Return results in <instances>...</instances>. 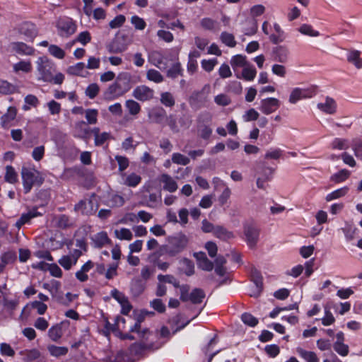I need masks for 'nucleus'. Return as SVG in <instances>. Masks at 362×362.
<instances>
[{"mask_svg":"<svg viewBox=\"0 0 362 362\" xmlns=\"http://www.w3.org/2000/svg\"><path fill=\"white\" fill-rule=\"evenodd\" d=\"M257 75V70L254 65L247 64L243 68L241 76L236 75L237 78H243L247 81H252Z\"/></svg>","mask_w":362,"mask_h":362,"instance_id":"obj_25","label":"nucleus"},{"mask_svg":"<svg viewBox=\"0 0 362 362\" xmlns=\"http://www.w3.org/2000/svg\"><path fill=\"white\" fill-rule=\"evenodd\" d=\"M296 351L305 362H319V358L314 351H307L300 347H298Z\"/></svg>","mask_w":362,"mask_h":362,"instance_id":"obj_31","label":"nucleus"},{"mask_svg":"<svg viewBox=\"0 0 362 362\" xmlns=\"http://www.w3.org/2000/svg\"><path fill=\"white\" fill-rule=\"evenodd\" d=\"M25 105L23 106V110L25 111L29 110L30 109V106L37 107L39 103L37 98L34 95H28L25 97L24 99Z\"/></svg>","mask_w":362,"mask_h":362,"instance_id":"obj_53","label":"nucleus"},{"mask_svg":"<svg viewBox=\"0 0 362 362\" xmlns=\"http://www.w3.org/2000/svg\"><path fill=\"white\" fill-rule=\"evenodd\" d=\"M143 320L142 317H139L136 319L134 325L130 327V332H136L138 334L139 337L144 339L146 338L149 333V329L148 328L142 329L141 328V323Z\"/></svg>","mask_w":362,"mask_h":362,"instance_id":"obj_32","label":"nucleus"},{"mask_svg":"<svg viewBox=\"0 0 362 362\" xmlns=\"http://www.w3.org/2000/svg\"><path fill=\"white\" fill-rule=\"evenodd\" d=\"M21 177L25 194L29 193L35 185L40 186L44 182L40 173L35 168L23 167Z\"/></svg>","mask_w":362,"mask_h":362,"instance_id":"obj_3","label":"nucleus"},{"mask_svg":"<svg viewBox=\"0 0 362 362\" xmlns=\"http://www.w3.org/2000/svg\"><path fill=\"white\" fill-rule=\"evenodd\" d=\"M146 78L148 80L156 83H160L164 80L163 75L158 71L153 69L147 71Z\"/></svg>","mask_w":362,"mask_h":362,"instance_id":"obj_47","label":"nucleus"},{"mask_svg":"<svg viewBox=\"0 0 362 362\" xmlns=\"http://www.w3.org/2000/svg\"><path fill=\"white\" fill-rule=\"evenodd\" d=\"M298 31L303 35L310 37H317L320 35V33L317 30H315L311 25L308 24H303L298 28Z\"/></svg>","mask_w":362,"mask_h":362,"instance_id":"obj_58","label":"nucleus"},{"mask_svg":"<svg viewBox=\"0 0 362 362\" xmlns=\"http://www.w3.org/2000/svg\"><path fill=\"white\" fill-rule=\"evenodd\" d=\"M241 320L243 322L244 324L250 326V327H255L258 323V320L255 317L252 315L248 313H244L241 315Z\"/></svg>","mask_w":362,"mask_h":362,"instance_id":"obj_62","label":"nucleus"},{"mask_svg":"<svg viewBox=\"0 0 362 362\" xmlns=\"http://www.w3.org/2000/svg\"><path fill=\"white\" fill-rule=\"evenodd\" d=\"M160 181L163 184V189L169 192H174L177 189V184L175 180L168 174H163Z\"/></svg>","mask_w":362,"mask_h":362,"instance_id":"obj_24","label":"nucleus"},{"mask_svg":"<svg viewBox=\"0 0 362 362\" xmlns=\"http://www.w3.org/2000/svg\"><path fill=\"white\" fill-rule=\"evenodd\" d=\"M252 281L253 285L252 286V291L250 296L257 297L260 295L263 289V280L261 274L258 272H254L252 275Z\"/></svg>","mask_w":362,"mask_h":362,"instance_id":"obj_23","label":"nucleus"},{"mask_svg":"<svg viewBox=\"0 0 362 362\" xmlns=\"http://www.w3.org/2000/svg\"><path fill=\"white\" fill-rule=\"evenodd\" d=\"M16 90V86L6 81L0 80V93L11 94Z\"/></svg>","mask_w":362,"mask_h":362,"instance_id":"obj_61","label":"nucleus"},{"mask_svg":"<svg viewBox=\"0 0 362 362\" xmlns=\"http://www.w3.org/2000/svg\"><path fill=\"white\" fill-rule=\"evenodd\" d=\"M165 120L167 125L173 133H178L180 132L177 119L175 115L170 114L166 116Z\"/></svg>","mask_w":362,"mask_h":362,"instance_id":"obj_46","label":"nucleus"},{"mask_svg":"<svg viewBox=\"0 0 362 362\" xmlns=\"http://www.w3.org/2000/svg\"><path fill=\"white\" fill-rule=\"evenodd\" d=\"M86 65L83 62H78L74 65L70 66L67 69V73L72 76H81Z\"/></svg>","mask_w":362,"mask_h":362,"instance_id":"obj_52","label":"nucleus"},{"mask_svg":"<svg viewBox=\"0 0 362 362\" xmlns=\"http://www.w3.org/2000/svg\"><path fill=\"white\" fill-rule=\"evenodd\" d=\"M115 159L118 163L119 171L121 172L122 174L124 173L123 172L129 167V159L126 156L119 155L115 156Z\"/></svg>","mask_w":362,"mask_h":362,"instance_id":"obj_60","label":"nucleus"},{"mask_svg":"<svg viewBox=\"0 0 362 362\" xmlns=\"http://www.w3.org/2000/svg\"><path fill=\"white\" fill-rule=\"evenodd\" d=\"M57 28L59 36L67 37L75 33L76 25L71 18L64 17L58 20Z\"/></svg>","mask_w":362,"mask_h":362,"instance_id":"obj_10","label":"nucleus"},{"mask_svg":"<svg viewBox=\"0 0 362 362\" xmlns=\"http://www.w3.org/2000/svg\"><path fill=\"white\" fill-rule=\"evenodd\" d=\"M243 233L245 241L250 248L256 246L260 234V229L257 223L252 221H247L243 223Z\"/></svg>","mask_w":362,"mask_h":362,"instance_id":"obj_5","label":"nucleus"},{"mask_svg":"<svg viewBox=\"0 0 362 362\" xmlns=\"http://www.w3.org/2000/svg\"><path fill=\"white\" fill-rule=\"evenodd\" d=\"M122 176L125 177L123 184L130 187H136L141 181V177L135 173H132L127 176L125 173H122Z\"/></svg>","mask_w":362,"mask_h":362,"instance_id":"obj_29","label":"nucleus"},{"mask_svg":"<svg viewBox=\"0 0 362 362\" xmlns=\"http://www.w3.org/2000/svg\"><path fill=\"white\" fill-rule=\"evenodd\" d=\"M206 88H209V85L204 86L202 90L194 91L189 98V103L192 107L200 108L206 102V97L203 91Z\"/></svg>","mask_w":362,"mask_h":362,"instance_id":"obj_19","label":"nucleus"},{"mask_svg":"<svg viewBox=\"0 0 362 362\" xmlns=\"http://www.w3.org/2000/svg\"><path fill=\"white\" fill-rule=\"evenodd\" d=\"M153 90L145 85L136 87L132 92L133 97L142 102L151 100L153 98Z\"/></svg>","mask_w":362,"mask_h":362,"instance_id":"obj_15","label":"nucleus"},{"mask_svg":"<svg viewBox=\"0 0 362 362\" xmlns=\"http://www.w3.org/2000/svg\"><path fill=\"white\" fill-rule=\"evenodd\" d=\"M58 262L65 270H69L73 265L76 264V259H73L70 255H64Z\"/></svg>","mask_w":362,"mask_h":362,"instance_id":"obj_55","label":"nucleus"},{"mask_svg":"<svg viewBox=\"0 0 362 362\" xmlns=\"http://www.w3.org/2000/svg\"><path fill=\"white\" fill-rule=\"evenodd\" d=\"M11 47L15 53L22 56L32 55L35 52V49L33 47L23 42H13L11 43Z\"/></svg>","mask_w":362,"mask_h":362,"instance_id":"obj_20","label":"nucleus"},{"mask_svg":"<svg viewBox=\"0 0 362 362\" xmlns=\"http://www.w3.org/2000/svg\"><path fill=\"white\" fill-rule=\"evenodd\" d=\"M148 59L152 65L160 70L165 69L168 66V62L165 61L163 51H151L148 53Z\"/></svg>","mask_w":362,"mask_h":362,"instance_id":"obj_16","label":"nucleus"},{"mask_svg":"<svg viewBox=\"0 0 362 362\" xmlns=\"http://www.w3.org/2000/svg\"><path fill=\"white\" fill-rule=\"evenodd\" d=\"M187 244V238L185 235H181L173 238L168 245L165 249V253L170 256L175 257L181 252Z\"/></svg>","mask_w":362,"mask_h":362,"instance_id":"obj_8","label":"nucleus"},{"mask_svg":"<svg viewBox=\"0 0 362 362\" xmlns=\"http://www.w3.org/2000/svg\"><path fill=\"white\" fill-rule=\"evenodd\" d=\"M99 92V86L95 83H93L87 86L85 94L89 99H94L98 95Z\"/></svg>","mask_w":362,"mask_h":362,"instance_id":"obj_54","label":"nucleus"},{"mask_svg":"<svg viewBox=\"0 0 362 362\" xmlns=\"http://www.w3.org/2000/svg\"><path fill=\"white\" fill-rule=\"evenodd\" d=\"M130 89L129 78L127 74H119L115 81L104 92L106 100H115L127 93Z\"/></svg>","mask_w":362,"mask_h":362,"instance_id":"obj_2","label":"nucleus"},{"mask_svg":"<svg viewBox=\"0 0 362 362\" xmlns=\"http://www.w3.org/2000/svg\"><path fill=\"white\" fill-rule=\"evenodd\" d=\"M16 258V253L14 251H7L0 256L1 261L6 265L13 263Z\"/></svg>","mask_w":362,"mask_h":362,"instance_id":"obj_57","label":"nucleus"},{"mask_svg":"<svg viewBox=\"0 0 362 362\" xmlns=\"http://www.w3.org/2000/svg\"><path fill=\"white\" fill-rule=\"evenodd\" d=\"M128 45L124 42V36L115 37L107 45L106 49L109 53L118 54L126 51Z\"/></svg>","mask_w":362,"mask_h":362,"instance_id":"obj_13","label":"nucleus"},{"mask_svg":"<svg viewBox=\"0 0 362 362\" xmlns=\"http://www.w3.org/2000/svg\"><path fill=\"white\" fill-rule=\"evenodd\" d=\"M131 23L136 30H143L146 26L145 21L136 15L132 16Z\"/></svg>","mask_w":362,"mask_h":362,"instance_id":"obj_64","label":"nucleus"},{"mask_svg":"<svg viewBox=\"0 0 362 362\" xmlns=\"http://www.w3.org/2000/svg\"><path fill=\"white\" fill-rule=\"evenodd\" d=\"M16 29L18 34L23 35L25 40L27 42H33L38 34V30L36 25L30 21H25L20 23Z\"/></svg>","mask_w":362,"mask_h":362,"instance_id":"obj_9","label":"nucleus"},{"mask_svg":"<svg viewBox=\"0 0 362 362\" xmlns=\"http://www.w3.org/2000/svg\"><path fill=\"white\" fill-rule=\"evenodd\" d=\"M317 107L320 111L326 114L333 115L337 112V105L332 98L327 96L325 102L319 103Z\"/></svg>","mask_w":362,"mask_h":362,"instance_id":"obj_21","label":"nucleus"},{"mask_svg":"<svg viewBox=\"0 0 362 362\" xmlns=\"http://www.w3.org/2000/svg\"><path fill=\"white\" fill-rule=\"evenodd\" d=\"M349 188L347 186H344L343 187L339 188L333 192L327 194L325 197V200L327 202H331L334 199H339L341 197H344L349 192Z\"/></svg>","mask_w":362,"mask_h":362,"instance_id":"obj_36","label":"nucleus"},{"mask_svg":"<svg viewBox=\"0 0 362 362\" xmlns=\"http://www.w3.org/2000/svg\"><path fill=\"white\" fill-rule=\"evenodd\" d=\"M205 298V293L201 288H194L189 293V299L192 303L198 304L201 303Z\"/></svg>","mask_w":362,"mask_h":362,"instance_id":"obj_38","label":"nucleus"},{"mask_svg":"<svg viewBox=\"0 0 362 362\" xmlns=\"http://www.w3.org/2000/svg\"><path fill=\"white\" fill-rule=\"evenodd\" d=\"M171 160L173 163L182 165H187L190 163V159L180 153H173Z\"/></svg>","mask_w":362,"mask_h":362,"instance_id":"obj_50","label":"nucleus"},{"mask_svg":"<svg viewBox=\"0 0 362 362\" xmlns=\"http://www.w3.org/2000/svg\"><path fill=\"white\" fill-rule=\"evenodd\" d=\"M145 289V284L141 280L136 279L132 281L131 291L134 296H139Z\"/></svg>","mask_w":362,"mask_h":362,"instance_id":"obj_56","label":"nucleus"},{"mask_svg":"<svg viewBox=\"0 0 362 362\" xmlns=\"http://www.w3.org/2000/svg\"><path fill=\"white\" fill-rule=\"evenodd\" d=\"M317 93V86H312L307 88L296 87L291 90L289 95L288 102L291 104H296L301 100L311 98L314 97Z\"/></svg>","mask_w":362,"mask_h":362,"instance_id":"obj_6","label":"nucleus"},{"mask_svg":"<svg viewBox=\"0 0 362 362\" xmlns=\"http://www.w3.org/2000/svg\"><path fill=\"white\" fill-rule=\"evenodd\" d=\"M48 52L52 56L59 59H62L65 57L64 50L56 45H50L48 47Z\"/></svg>","mask_w":362,"mask_h":362,"instance_id":"obj_51","label":"nucleus"},{"mask_svg":"<svg viewBox=\"0 0 362 362\" xmlns=\"http://www.w3.org/2000/svg\"><path fill=\"white\" fill-rule=\"evenodd\" d=\"M4 180L11 184H14L18 181V174L13 166L7 165L6 167Z\"/></svg>","mask_w":362,"mask_h":362,"instance_id":"obj_40","label":"nucleus"},{"mask_svg":"<svg viewBox=\"0 0 362 362\" xmlns=\"http://www.w3.org/2000/svg\"><path fill=\"white\" fill-rule=\"evenodd\" d=\"M160 103L167 107H172L175 105V100L170 92H163L160 94Z\"/></svg>","mask_w":362,"mask_h":362,"instance_id":"obj_43","label":"nucleus"},{"mask_svg":"<svg viewBox=\"0 0 362 362\" xmlns=\"http://www.w3.org/2000/svg\"><path fill=\"white\" fill-rule=\"evenodd\" d=\"M290 52L284 45H278L272 50V56L274 61L285 64L288 62Z\"/></svg>","mask_w":362,"mask_h":362,"instance_id":"obj_17","label":"nucleus"},{"mask_svg":"<svg viewBox=\"0 0 362 362\" xmlns=\"http://www.w3.org/2000/svg\"><path fill=\"white\" fill-rule=\"evenodd\" d=\"M125 203L124 198L118 194H110L106 201V204L112 208H117L122 206Z\"/></svg>","mask_w":362,"mask_h":362,"instance_id":"obj_30","label":"nucleus"},{"mask_svg":"<svg viewBox=\"0 0 362 362\" xmlns=\"http://www.w3.org/2000/svg\"><path fill=\"white\" fill-rule=\"evenodd\" d=\"M16 117V110L15 107H10L7 112L2 115L1 122L3 127L6 128L10 125V123L14 120Z\"/></svg>","mask_w":362,"mask_h":362,"instance_id":"obj_33","label":"nucleus"},{"mask_svg":"<svg viewBox=\"0 0 362 362\" xmlns=\"http://www.w3.org/2000/svg\"><path fill=\"white\" fill-rule=\"evenodd\" d=\"M163 344L154 346L153 344H146L144 343H134L129 349V354L132 356L139 357L143 356L148 349H158L162 346Z\"/></svg>","mask_w":362,"mask_h":362,"instance_id":"obj_14","label":"nucleus"},{"mask_svg":"<svg viewBox=\"0 0 362 362\" xmlns=\"http://www.w3.org/2000/svg\"><path fill=\"white\" fill-rule=\"evenodd\" d=\"M351 175V172L346 169H341L332 174L330 180L334 183H341L346 181Z\"/></svg>","mask_w":362,"mask_h":362,"instance_id":"obj_35","label":"nucleus"},{"mask_svg":"<svg viewBox=\"0 0 362 362\" xmlns=\"http://www.w3.org/2000/svg\"><path fill=\"white\" fill-rule=\"evenodd\" d=\"M281 105V102L275 98H267L260 101L259 110L264 115L274 112Z\"/></svg>","mask_w":362,"mask_h":362,"instance_id":"obj_12","label":"nucleus"},{"mask_svg":"<svg viewBox=\"0 0 362 362\" xmlns=\"http://www.w3.org/2000/svg\"><path fill=\"white\" fill-rule=\"evenodd\" d=\"M218 64L216 58L210 59H203L201 62L202 67L207 72H211L214 69L215 66Z\"/></svg>","mask_w":362,"mask_h":362,"instance_id":"obj_63","label":"nucleus"},{"mask_svg":"<svg viewBox=\"0 0 362 362\" xmlns=\"http://www.w3.org/2000/svg\"><path fill=\"white\" fill-rule=\"evenodd\" d=\"M85 117L88 124H95L98 122V111L96 109H86Z\"/></svg>","mask_w":362,"mask_h":362,"instance_id":"obj_49","label":"nucleus"},{"mask_svg":"<svg viewBox=\"0 0 362 362\" xmlns=\"http://www.w3.org/2000/svg\"><path fill=\"white\" fill-rule=\"evenodd\" d=\"M242 89V84L238 81H230L225 87L226 91L237 95L241 93Z\"/></svg>","mask_w":362,"mask_h":362,"instance_id":"obj_42","label":"nucleus"},{"mask_svg":"<svg viewBox=\"0 0 362 362\" xmlns=\"http://www.w3.org/2000/svg\"><path fill=\"white\" fill-rule=\"evenodd\" d=\"M331 147L337 150H346L349 147V141L345 139L335 138L331 143Z\"/></svg>","mask_w":362,"mask_h":362,"instance_id":"obj_45","label":"nucleus"},{"mask_svg":"<svg viewBox=\"0 0 362 362\" xmlns=\"http://www.w3.org/2000/svg\"><path fill=\"white\" fill-rule=\"evenodd\" d=\"M125 107L131 115H136L141 111L139 103L132 99L126 100Z\"/></svg>","mask_w":362,"mask_h":362,"instance_id":"obj_41","label":"nucleus"},{"mask_svg":"<svg viewBox=\"0 0 362 362\" xmlns=\"http://www.w3.org/2000/svg\"><path fill=\"white\" fill-rule=\"evenodd\" d=\"M95 194L93 193L89 198L80 200L74 205V211L83 215L90 216L98 210V205L95 202Z\"/></svg>","mask_w":362,"mask_h":362,"instance_id":"obj_7","label":"nucleus"},{"mask_svg":"<svg viewBox=\"0 0 362 362\" xmlns=\"http://www.w3.org/2000/svg\"><path fill=\"white\" fill-rule=\"evenodd\" d=\"M13 69V71L16 73H18L20 71L28 73L32 69V65L29 60H22L18 63L14 64Z\"/></svg>","mask_w":362,"mask_h":362,"instance_id":"obj_39","label":"nucleus"},{"mask_svg":"<svg viewBox=\"0 0 362 362\" xmlns=\"http://www.w3.org/2000/svg\"><path fill=\"white\" fill-rule=\"evenodd\" d=\"M347 62L353 64L357 69L362 68V58L361 57V52L357 49H346Z\"/></svg>","mask_w":362,"mask_h":362,"instance_id":"obj_22","label":"nucleus"},{"mask_svg":"<svg viewBox=\"0 0 362 362\" xmlns=\"http://www.w3.org/2000/svg\"><path fill=\"white\" fill-rule=\"evenodd\" d=\"M37 70L39 74V80L56 85H60L64 80V75L61 73L54 74L56 71L54 63L47 57H40L37 62Z\"/></svg>","mask_w":362,"mask_h":362,"instance_id":"obj_1","label":"nucleus"},{"mask_svg":"<svg viewBox=\"0 0 362 362\" xmlns=\"http://www.w3.org/2000/svg\"><path fill=\"white\" fill-rule=\"evenodd\" d=\"M115 237L119 240H131L133 238L132 231L129 228H122L115 230Z\"/></svg>","mask_w":362,"mask_h":362,"instance_id":"obj_48","label":"nucleus"},{"mask_svg":"<svg viewBox=\"0 0 362 362\" xmlns=\"http://www.w3.org/2000/svg\"><path fill=\"white\" fill-rule=\"evenodd\" d=\"M214 235L216 238L224 241H227L235 237L232 231L227 230L222 226H216Z\"/></svg>","mask_w":362,"mask_h":362,"instance_id":"obj_28","label":"nucleus"},{"mask_svg":"<svg viewBox=\"0 0 362 362\" xmlns=\"http://www.w3.org/2000/svg\"><path fill=\"white\" fill-rule=\"evenodd\" d=\"M332 346L334 350L341 356H346L349 354V346L345 344L344 342L334 343Z\"/></svg>","mask_w":362,"mask_h":362,"instance_id":"obj_59","label":"nucleus"},{"mask_svg":"<svg viewBox=\"0 0 362 362\" xmlns=\"http://www.w3.org/2000/svg\"><path fill=\"white\" fill-rule=\"evenodd\" d=\"M184 69L181 64L177 61L171 65V66L166 71V76L171 79H175L178 76H182Z\"/></svg>","mask_w":362,"mask_h":362,"instance_id":"obj_27","label":"nucleus"},{"mask_svg":"<svg viewBox=\"0 0 362 362\" xmlns=\"http://www.w3.org/2000/svg\"><path fill=\"white\" fill-rule=\"evenodd\" d=\"M247 64L246 57L241 54H236L230 59V64L234 71L238 68H243Z\"/></svg>","mask_w":362,"mask_h":362,"instance_id":"obj_37","label":"nucleus"},{"mask_svg":"<svg viewBox=\"0 0 362 362\" xmlns=\"http://www.w3.org/2000/svg\"><path fill=\"white\" fill-rule=\"evenodd\" d=\"M197 132L198 136L203 140H209L213 133L212 115L209 112H202L197 118Z\"/></svg>","mask_w":362,"mask_h":362,"instance_id":"obj_4","label":"nucleus"},{"mask_svg":"<svg viewBox=\"0 0 362 362\" xmlns=\"http://www.w3.org/2000/svg\"><path fill=\"white\" fill-rule=\"evenodd\" d=\"M166 116V111L162 107H154L148 111V117L151 123L161 124Z\"/></svg>","mask_w":362,"mask_h":362,"instance_id":"obj_18","label":"nucleus"},{"mask_svg":"<svg viewBox=\"0 0 362 362\" xmlns=\"http://www.w3.org/2000/svg\"><path fill=\"white\" fill-rule=\"evenodd\" d=\"M47 351L49 354L56 358L66 356L69 351V349L66 346H58L54 344L47 346Z\"/></svg>","mask_w":362,"mask_h":362,"instance_id":"obj_34","label":"nucleus"},{"mask_svg":"<svg viewBox=\"0 0 362 362\" xmlns=\"http://www.w3.org/2000/svg\"><path fill=\"white\" fill-rule=\"evenodd\" d=\"M62 325L63 322L57 323L48 329V337L52 341L57 342L62 338L63 335Z\"/></svg>","mask_w":362,"mask_h":362,"instance_id":"obj_26","label":"nucleus"},{"mask_svg":"<svg viewBox=\"0 0 362 362\" xmlns=\"http://www.w3.org/2000/svg\"><path fill=\"white\" fill-rule=\"evenodd\" d=\"M220 40L226 46L229 47H234L236 45V41L235 40V37L233 34L222 32L220 35Z\"/></svg>","mask_w":362,"mask_h":362,"instance_id":"obj_44","label":"nucleus"},{"mask_svg":"<svg viewBox=\"0 0 362 362\" xmlns=\"http://www.w3.org/2000/svg\"><path fill=\"white\" fill-rule=\"evenodd\" d=\"M89 238L91 247L95 249H101L111 243V240L108 237L107 233L104 230L91 235Z\"/></svg>","mask_w":362,"mask_h":362,"instance_id":"obj_11","label":"nucleus"}]
</instances>
